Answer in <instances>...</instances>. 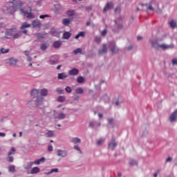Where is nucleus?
Listing matches in <instances>:
<instances>
[{
  "label": "nucleus",
  "mask_w": 177,
  "mask_h": 177,
  "mask_svg": "<svg viewBox=\"0 0 177 177\" xmlns=\"http://www.w3.org/2000/svg\"><path fill=\"white\" fill-rule=\"evenodd\" d=\"M22 3L20 0H12L3 7V12L6 15H13L16 10L21 8Z\"/></svg>",
  "instance_id": "f257e3e1"
},
{
  "label": "nucleus",
  "mask_w": 177,
  "mask_h": 177,
  "mask_svg": "<svg viewBox=\"0 0 177 177\" xmlns=\"http://www.w3.org/2000/svg\"><path fill=\"white\" fill-rule=\"evenodd\" d=\"M59 109L58 112L56 111H54V118L55 120H64L67 117V114L70 113L71 109L70 108L63 107V105L59 104L57 106Z\"/></svg>",
  "instance_id": "f03ea898"
},
{
  "label": "nucleus",
  "mask_w": 177,
  "mask_h": 177,
  "mask_svg": "<svg viewBox=\"0 0 177 177\" xmlns=\"http://www.w3.org/2000/svg\"><path fill=\"white\" fill-rule=\"evenodd\" d=\"M15 32H16V28H15L7 29L5 32L6 38L9 39L11 37H13Z\"/></svg>",
  "instance_id": "7ed1b4c3"
},
{
  "label": "nucleus",
  "mask_w": 177,
  "mask_h": 177,
  "mask_svg": "<svg viewBox=\"0 0 177 177\" xmlns=\"http://www.w3.org/2000/svg\"><path fill=\"white\" fill-rule=\"evenodd\" d=\"M66 17H68L71 20H74L75 16H77V12L74 10H68L66 12Z\"/></svg>",
  "instance_id": "20e7f679"
},
{
  "label": "nucleus",
  "mask_w": 177,
  "mask_h": 177,
  "mask_svg": "<svg viewBox=\"0 0 177 177\" xmlns=\"http://www.w3.org/2000/svg\"><path fill=\"white\" fill-rule=\"evenodd\" d=\"M21 15H23L25 17H27V19H34L35 16L32 13H31V11H25L23 9L20 10Z\"/></svg>",
  "instance_id": "39448f33"
},
{
  "label": "nucleus",
  "mask_w": 177,
  "mask_h": 177,
  "mask_svg": "<svg viewBox=\"0 0 177 177\" xmlns=\"http://www.w3.org/2000/svg\"><path fill=\"white\" fill-rule=\"evenodd\" d=\"M30 27H31V24H30L27 22H25L21 24V30H22V32L24 34H27V32H28L27 31V30H26V28H30Z\"/></svg>",
  "instance_id": "423d86ee"
},
{
  "label": "nucleus",
  "mask_w": 177,
  "mask_h": 177,
  "mask_svg": "<svg viewBox=\"0 0 177 177\" xmlns=\"http://www.w3.org/2000/svg\"><path fill=\"white\" fill-rule=\"evenodd\" d=\"M57 156L58 157H62V158H64L65 157H67V151L62 150V149H57Z\"/></svg>",
  "instance_id": "0eeeda50"
},
{
  "label": "nucleus",
  "mask_w": 177,
  "mask_h": 177,
  "mask_svg": "<svg viewBox=\"0 0 177 177\" xmlns=\"http://www.w3.org/2000/svg\"><path fill=\"white\" fill-rule=\"evenodd\" d=\"M81 138L78 137H73L70 140V142L72 143V145H81Z\"/></svg>",
  "instance_id": "6e6552de"
},
{
  "label": "nucleus",
  "mask_w": 177,
  "mask_h": 177,
  "mask_svg": "<svg viewBox=\"0 0 177 177\" xmlns=\"http://www.w3.org/2000/svg\"><path fill=\"white\" fill-rule=\"evenodd\" d=\"M158 48H160V49H162V50H166V49H174V44L167 45V44H160L158 45Z\"/></svg>",
  "instance_id": "1a4fd4ad"
},
{
  "label": "nucleus",
  "mask_w": 177,
  "mask_h": 177,
  "mask_svg": "<svg viewBox=\"0 0 177 177\" xmlns=\"http://www.w3.org/2000/svg\"><path fill=\"white\" fill-rule=\"evenodd\" d=\"M176 119H177V109L175 110L170 115L169 117V120L170 122H176Z\"/></svg>",
  "instance_id": "9d476101"
},
{
  "label": "nucleus",
  "mask_w": 177,
  "mask_h": 177,
  "mask_svg": "<svg viewBox=\"0 0 177 177\" xmlns=\"http://www.w3.org/2000/svg\"><path fill=\"white\" fill-rule=\"evenodd\" d=\"M110 46H112L111 48V51L112 53H118V52L120 50V49H118V47L115 46V43L114 42L110 43Z\"/></svg>",
  "instance_id": "9b49d317"
},
{
  "label": "nucleus",
  "mask_w": 177,
  "mask_h": 177,
  "mask_svg": "<svg viewBox=\"0 0 177 177\" xmlns=\"http://www.w3.org/2000/svg\"><path fill=\"white\" fill-rule=\"evenodd\" d=\"M35 104L37 107H41V106H44V97H38L36 100Z\"/></svg>",
  "instance_id": "f8f14e48"
},
{
  "label": "nucleus",
  "mask_w": 177,
  "mask_h": 177,
  "mask_svg": "<svg viewBox=\"0 0 177 177\" xmlns=\"http://www.w3.org/2000/svg\"><path fill=\"white\" fill-rule=\"evenodd\" d=\"M45 161H46V159L45 158V157H42L40 159L35 160L32 162H33V165H39L41 164H44V162H45Z\"/></svg>",
  "instance_id": "ddd939ff"
},
{
  "label": "nucleus",
  "mask_w": 177,
  "mask_h": 177,
  "mask_svg": "<svg viewBox=\"0 0 177 177\" xmlns=\"http://www.w3.org/2000/svg\"><path fill=\"white\" fill-rule=\"evenodd\" d=\"M32 26L33 28H41V21L39 19H36L32 21Z\"/></svg>",
  "instance_id": "4468645a"
},
{
  "label": "nucleus",
  "mask_w": 177,
  "mask_h": 177,
  "mask_svg": "<svg viewBox=\"0 0 177 177\" xmlns=\"http://www.w3.org/2000/svg\"><path fill=\"white\" fill-rule=\"evenodd\" d=\"M39 95V90L37 88L32 89L30 92V96L33 97V99L37 97Z\"/></svg>",
  "instance_id": "2eb2a0df"
},
{
  "label": "nucleus",
  "mask_w": 177,
  "mask_h": 177,
  "mask_svg": "<svg viewBox=\"0 0 177 177\" xmlns=\"http://www.w3.org/2000/svg\"><path fill=\"white\" fill-rule=\"evenodd\" d=\"M41 172V169L38 167H35L32 168L30 171V175H36V174H39Z\"/></svg>",
  "instance_id": "dca6fc26"
},
{
  "label": "nucleus",
  "mask_w": 177,
  "mask_h": 177,
  "mask_svg": "<svg viewBox=\"0 0 177 177\" xmlns=\"http://www.w3.org/2000/svg\"><path fill=\"white\" fill-rule=\"evenodd\" d=\"M78 73H80V71L75 68L71 69L68 72L69 75H77Z\"/></svg>",
  "instance_id": "f3484780"
},
{
  "label": "nucleus",
  "mask_w": 177,
  "mask_h": 177,
  "mask_svg": "<svg viewBox=\"0 0 177 177\" xmlns=\"http://www.w3.org/2000/svg\"><path fill=\"white\" fill-rule=\"evenodd\" d=\"M117 147V142H115V139L113 138L111 143L109 144V147L111 149V150H114Z\"/></svg>",
  "instance_id": "a211bd4d"
},
{
  "label": "nucleus",
  "mask_w": 177,
  "mask_h": 177,
  "mask_svg": "<svg viewBox=\"0 0 177 177\" xmlns=\"http://www.w3.org/2000/svg\"><path fill=\"white\" fill-rule=\"evenodd\" d=\"M114 4H113V3H107L106 6L104 8L103 12H107V10H109V9H111L112 8H113Z\"/></svg>",
  "instance_id": "6ab92c4d"
},
{
  "label": "nucleus",
  "mask_w": 177,
  "mask_h": 177,
  "mask_svg": "<svg viewBox=\"0 0 177 177\" xmlns=\"http://www.w3.org/2000/svg\"><path fill=\"white\" fill-rule=\"evenodd\" d=\"M68 77L66 73H58V80H66Z\"/></svg>",
  "instance_id": "aec40b11"
},
{
  "label": "nucleus",
  "mask_w": 177,
  "mask_h": 177,
  "mask_svg": "<svg viewBox=\"0 0 177 177\" xmlns=\"http://www.w3.org/2000/svg\"><path fill=\"white\" fill-rule=\"evenodd\" d=\"M99 55H103V53H107V45L103 44L102 49L98 52Z\"/></svg>",
  "instance_id": "412c9836"
},
{
  "label": "nucleus",
  "mask_w": 177,
  "mask_h": 177,
  "mask_svg": "<svg viewBox=\"0 0 177 177\" xmlns=\"http://www.w3.org/2000/svg\"><path fill=\"white\" fill-rule=\"evenodd\" d=\"M63 42L62 41H55L53 43V46L54 48H55V49H59V48H60V46H62Z\"/></svg>",
  "instance_id": "4be33fe9"
},
{
  "label": "nucleus",
  "mask_w": 177,
  "mask_h": 177,
  "mask_svg": "<svg viewBox=\"0 0 177 177\" xmlns=\"http://www.w3.org/2000/svg\"><path fill=\"white\" fill-rule=\"evenodd\" d=\"M71 21H73V19H70V18L63 19L62 24H64V26H68V24H70V23H71Z\"/></svg>",
  "instance_id": "5701e85b"
},
{
  "label": "nucleus",
  "mask_w": 177,
  "mask_h": 177,
  "mask_svg": "<svg viewBox=\"0 0 177 177\" xmlns=\"http://www.w3.org/2000/svg\"><path fill=\"white\" fill-rule=\"evenodd\" d=\"M9 62L11 66H16V64H17L18 60L16 58H10Z\"/></svg>",
  "instance_id": "b1692460"
},
{
  "label": "nucleus",
  "mask_w": 177,
  "mask_h": 177,
  "mask_svg": "<svg viewBox=\"0 0 177 177\" xmlns=\"http://www.w3.org/2000/svg\"><path fill=\"white\" fill-rule=\"evenodd\" d=\"M20 37H21V31L17 32V30L16 29V32L14 33V36L12 38H14L15 39H17V38H20Z\"/></svg>",
  "instance_id": "393cba45"
},
{
  "label": "nucleus",
  "mask_w": 177,
  "mask_h": 177,
  "mask_svg": "<svg viewBox=\"0 0 177 177\" xmlns=\"http://www.w3.org/2000/svg\"><path fill=\"white\" fill-rule=\"evenodd\" d=\"M48 89L43 88L40 91V95L41 96H44V97L48 96Z\"/></svg>",
  "instance_id": "a878e982"
},
{
  "label": "nucleus",
  "mask_w": 177,
  "mask_h": 177,
  "mask_svg": "<svg viewBox=\"0 0 177 177\" xmlns=\"http://www.w3.org/2000/svg\"><path fill=\"white\" fill-rule=\"evenodd\" d=\"M85 37V32H80L75 37V39H78L79 38H84Z\"/></svg>",
  "instance_id": "bb28decb"
},
{
  "label": "nucleus",
  "mask_w": 177,
  "mask_h": 177,
  "mask_svg": "<svg viewBox=\"0 0 177 177\" xmlns=\"http://www.w3.org/2000/svg\"><path fill=\"white\" fill-rule=\"evenodd\" d=\"M57 172H59V169L57 168H55V169H52L49 172L45 173L46 175H50L52 174H57Z\"/></svg>",
  "instance_id": "cd10ccee"
},
{
  "label": "nucleus",
  "mask_w": 177,
  "mask_h": 177,
  "mask_svg": "<svg viewBox=\"0 0 177 177\" xmlns=\"http://www.w3.org/2000/svg\"><path fill=\"white\" fill-rule=\"evenodd\" d=\"M70 37H71V33H70L69 32H65L63 35L64 39H69Z\"/></svg>",
  "instance_id": "c85d7f7f"
},
{
  "label": "nucleus",
  "mask_w": 177,
  "mask_h": 177,
  "mask_svg": "<svg viewBox=\"0 0 177 177\" xmlns=\"http://www.w3.org/2000/svg\"><path fill=\"white\" fill-rule=\"evenodd\" d=\"M62 9V6L59 3H55L54 4V10L55 12H58V10H60Z\"/></svg>",
  "instance_id": "c756f323"
},
{
  "label": "nucleus",
  "mask_w": 177,
  "mask_h": 177,
  "mask_svg": "<svg viewBox=\"0 0 177 177\" xmlns=\"http://www.w3.org/2000/svg\"><path fill=\"white\" fill-rule=\"evenodd\" d=\"M77 82H78V84H83V82H85V77L82 76H79L77 78Z\"/></svg>",
  "instance_id": "7c9ffc66"
},
{
  "label": "nucleus",
  "mask_w": 177,
  "mask_h": 177,
  "mask_svg": "<svg viewBox=\"0 0 177 177\" xmlns=\"http://www.w3.org/2000/svg\"><path fill=\"white\" fill-rule=\"evenodd\" d=\"M32 165H34L33 162H29L26 165H24V169H30Z\"/></svg>",
  "instance_id": "2f4dec72"
},
{
  "label": "nucleus",
  "mask_w": 177,
  "mask_h": 177,
  "mask_svg": "<svg viewBox=\"0 0 177 177\" xmlns=\"http://www.w3.org/2000/svg\"><path fill=\"white\" fill-rule=\"evenodd\" d=\"M84 93V90L82 88H77L75 89V93H77V95H82V93Z\"/></svg>",
  "instance_id": "473e14b6"
},
{
  "label": "nucleus",
  "mask_w": 177,
  "mask_h": 177,
  "mask_svg": "<svg viewBox=\"0 0 177 177\" xmlns=\"http://www.w3.org/2000/svg\"><path fill=\"white\" fill-rule=\"evenodd\" d=\"M73 149H74V150H76L77 151H78V153H79L80 154H82V150L81 149V148L80 147V146H78V145H74V146H73Z\"/></svg>",
  "instance_id": "72a5a7b5"
},
{
  "label": "nucleus",
  "mask_w": 177,
  "mask_h": 177,
  "mask_svg": "<svg viewBox=\"0 0 177 177\" xmlns=\"http://www.w3.org/2000/svg\"><path fill=\"white\" fill-rule=\"evenodd\" d=\"M169 24L171 28H175V27H176V21H175L174 19H171Z\"/></svg>",
  "instance_id": "f704fd0d"
},
{
  "label": "nucleus",
  "mask_w": 177,
  "mask_h": 177,
  "mask_svg": "<svg viewBox=\"0 0 177 177\" xmlns=\"http://www.w3.org/2000/svg\"><path fill=\"white\" fill-rule=\"evenodd\" d=\"M47 138H52V136H53L55 135V132L53 131H48L46 133Z\"/></svg>",
  "instance_id": "c9c22d12"
},
{
  "label": "nucleus",
  "mask_w": 177,
  "mask_h": 177,
  "mask_svg": "<svg viewBox=\"0 0 177 177\" xmlns=\"http://www.w3.org/2000/svg\"><path fill=\"white\" fill-rule=\"evenodd\" d=\"M41 50H46L48 49V44H41L40 46Z\"/></svg>",
  "instance_id": "e433bc0d"
},
{
  "label": "nucleus",
  "mask_w": 177,
  "mask_h": 177,
  "mask_svg": "<svg viewBox=\"0 0 177 177\" xmlns=\"http://www.w3.org/2000/svg\"><path fill=\"white\" fill-rule=\"evenodd\" d=\"M32 104H34V100H29L26 102V106H28V107H31Z\"/></svg>",
  "instance_id": "4c0bfd02"
},
{
  "label": "nucleus",
  "mask_w": 177,
  "mask_h": 177,
  "mask_svg": "<svg viewBox=\"0 0 177 177\" xmlns=\"http://www.w3.org/2000/svg\"><path fill=\"white\" fill-rule=\"evenodd\" d=\"M64 100H66V97L64 95L63 96H59L57 98V101L60 102L61 103H63V102H64Z\"/></svg>",
  "instance_id": "58836bf2"
},
{
  "label": "nucleus",
  "mask_w": 177,
  "mask_h": 177,
  "mask_svg": "<svg viewBox=\"0 0 177 177\" xmlns=\"http://www.w3.org/2000/svg\"><path fill=\"white\" fill-rule=\"evenodd\" d=\"M129 165L131 167H133L135 165H138V162H136V160H131L130 162H129Z\"/></svg>",
  "instance_id": "ea45409f"
},
{
  "label": "nucleus",
  "mask_w": 177,
  "mask_h": 177,
  "mask_svg": "<svg viewBox=\"0 0 177 177\" xmlns=\"http://www.w3.org/2000/svg\"><path fill=\"white\" fill-rule=\"evenodd\" d=\"M15 153H16V149L12 147L11 150L8 152V156H12V154H15Z\"/></svg>",
  "instance_id": "a19ab883"
},
{
  "label": "nucleus",
  "mask_w": 177,
  "mask_h": 177,
  "mask_svg": "<svg viewBox=\"0 0 177 177\" xmlns=\"http://www.w3.org/2000/svg\"><path fill=\"white\" fill-rule=\"evenodd\" d=\"M82 50L81 48H77L73 50V53L75 55H78V53H82Z\"/></svg>",
  "instance_id": "79ce46f5"
},
{
  "label": "nucleus",
  "mask_w": 177,
  "mask_h": 177,
  "mask_svg": "<svg viewBox=\"0 0 177 177\" xmlns=\"http://www.w3.org/2000/svg\"><path fill=\"white\" fill-rule=\"evenodd\" d=\"M8 171H9L10 172H15V171H16V169H15V166L10 165V166H9V167H8Z\"/></svg>",
  "instance_id": "37998d69"
},
{
  "label": "nucleus",
  "mask_w": 177,
  "mask_h": 177,
  "mask_svg": "<svg viewBox=\"0 0 177 177\" xmlns=\"http://www.w3.org/2000/svg\"><path fill=\"white\" fill-rule=\"evenodd\" d=\"M1 53H9V48L5 49L3 48L0 50Z\"/></svg>",
  "instance_id": "c03bdc74"
},
{
  "label": "nucleus",
  "mask_w": 177,
  "mask_h": 177,
  "mask_svg": "<svg viewBox=\"0 0 177 177\" xmlns=\"http://www.w3.org/2000/svg\"><path fill=\"white\" fill-rule=\"evenodd\" d=\"M7 160L9 162H13V156H12V155H8V156L7 158Z\"/></svg>",
  "instance_id": "a18cd8bd"
},
{
  "label": "nucleus",
  "mask_w": 177,
  "mask_h": 177,
  "mask_svg": "<svg viewBox=\"0 0 177 177\" xmlns=\"http://www.w3.org/2000/svg\"><path fill=\"white\" fill-rule=\"evenodd\" d=\"M57 92H58L59 95H63L64 93V90L62 89L61 88H57Z\"/></svg>",
  "instance_id": "49530a36"
},
{
  "label": "nucleus",
  "mask_w": 177,
  "mask_h": 177,
  "mask_svg": "<svg viewBox=\"0 0 177 177\" xmlns=\"http://www.w3.org/2000/svg\"><path fill=\"white\" fill-rule=\"evenodd\" d=\"M102 37H106L107 35V29H104L101 32Z\"/></svg>",
  "instance_id": "de8ad7c7"
},
{
  "label": "nucleus",
  "mask_w": 177,
  "mask_h": 177,
  "mask_svg": "<svg viewBox=\"0 0 177 177\" xmlns=\"http://www.w3.org/2000/svg\"><path fill=\"white\" fill-rule=\"evenodd\" d=\"M95 41L97 44H100V42H102V37H96Z\"/></svg>",
  "instance_id": "09e8293b"
},
{
  "label": "nucleus",
  "mask_w": 177,
  "mask_h": 177,
  "mask_svg": "<svg viewBox=\"0 0 177 177\" xmlns=\"http://www.w3.org/2000/svg\"><path fill=\"white\" fill-rule=\"evenodd\" d=\"M66 92H67V93H71L72 90H71V87L70 86H66L65 88Z\"/></svg>",
  "instance_id": "8fccbe9b"
},
{
  "label": "nucleus",
  "mask_w": 177,
  "mask_h": 177,
  "mask_svg": "<svg viewBox=\"0 0 177 177\" xmlns=\"http://www.w3.org/2000/svg\"><path fill=\"white\" fill-rule=\"evenodd\" d=\"M39 114H40L41 117H44V115H45V111L44 109H40L39 111Z\"/></svg>",
  "instance_id": "3c124183"
},
{
  "label": "nucleus",
  "mask_w": 177,
  "mask_h": 177,
  "mask_svg": "<svg viewBox=\"0 0 177 177\" xmlns=\"http://www.w3.org/2000/svg\"><path fill=\"white\" fill-rule=\"evenodd\" d=\"M56 59H52V58H50V60H49V63L50 64H56Z\"/></svg>",
  "instance_id": "603ef678"
},
{
  "label": "nucleus",
  "mask_w": 177,
  "mask_h": 177,
  "mask_svg": "<svg viewBox=\"0 0 177 177\" xmlns=\"http://www.w3.org/2000/svg\"><path fill=\"white\" fill-rule=\"evenodd\" d=\"M171 63L173 66H177V59H173Z\"/></svg>",
  "instance_id": "864d4df0"
},
{
  "label": "nucleus",
  "mask_w": 177,
  "mask_h": 177,
  "mask_svg": "<svg viewBox=\"0 0 177 177\" xmlns=\"http://www.w3.org/2000/svg\"><path fill=\"white\" fill-rule=\"evenodd\" d=\"M103 142H104V140H99L97 142V146H100V145H102L103 143Z\"/></svg>",
  "instance_id": "5fc2aeb1"
},
{
  "label": "nucleus",
  "mask_w": 177,
  "mask_h": 177,
  "mask_svg": "<svg viewBox=\"0 0 177 177\" xmlns=\"http://www.w3.org/2000/svg\"><path fill=\"white\" fill-rule=\"evenodd\" d=\"M49 15H40L39 19H46V17H49Z\"/></svg>",
  "instance_id": "6e6d98bb"
},
{
  "label": "nucleus",
  "mask_w": 177,
  "mask_h": 177,
  "mask_svg": "<svg viewBox=\"0 0 177 177\" xmlns=\"http://www.w3.org/2000/svg\"><path fill=\"white\" fill-rule=\"evenodd\" d=\"M151 44L153 45V48H157V46H156V45H158V43L156 41H152Z\"/></svg>",
  "instance_id": "4d7b16f0"
},
{
  "label": "nucleus",
  "mask_w": 177,
  "mask_h": 177,
  "mask_svg": "<svg viewBox=\"0 0 177 177\" xmlns=\"http://www.w3.org/2000/svg\"><path fill=\"white\" fill-rule=\"evenodd\" d=\"M115 13H120V12H121V8L117 7V8L115 9Z\"/></svg>",
  "instance_id": "13d9d810"
},
{
  "label": "nucleus",
  "mask_w": 177,
  "mask_h": 177,
  "mask_svg": "<svg viewBox=\"0 0 177 177\" xmlns=\"http://www.w3.org/2000/svg\"><path fill=\"white\" fill-rule=\"evenodd\" d=\"M108 122H109V124H110V125H111V124H113V122H114V119H113V118L109 119Z\"/></svg>",
  "instance_id": "bf43d9fd"
},
{
  "label": "nucleus",
  "mask_w": 177,
  "mask_h": 177,
  "mask_svg": "<svg viewBox=\"0 0 177 177\" xmlns=\"http://www.w3.org/2000/svg\"><path fill=\"white\" fill-rule=\"evenodd\" d=\"M48 151H53V146L49 145L48 148Z\"/></svg>",
  "instance_id": "052dcab7"
},
{
  "label": "nucleus",
  "mask_w": 177,
  "mask_h": 177,
  "mask_svg": "<svg viewBox=\"0 0 177 177\" xmlns=\"http://www.w3.org/2000/svg\"><path fill=\"white\" fill-rule=\"evenodd\" d=\"M160 169L158 170L157 172L153 174V177H157V176H158V174H160Z\"/></svg>",
  "instance_id": "680f3d73"
},
{
  "label": "nucleus",
  "mask_w": 177,
  "mask_h": 177,
  "mask_svg": "<svg viewBox=\"0 0 177 177\" xmlns=\"http://www.w3.org/2000/svg\"><path fill=\"white\" fill-rule=\"evenodd\" d=\"M170 161H172V158L171 157L167 158L166 160V162H170Z\"/></svg>",
  "instance_id": "e2e57ef3"
},
{
  "label": "nucleus",
  "mask_w": 177,
  "mask_h": 177,
  "mask_svg": "<svg viewBox=\"0 0 177 177\" xmlns=\"http://www.w3.org/2000/svg\"><path fill=\"white\" fill-rule=\"evenodd\" d=\"M0 136H1L2 138H5L6 136V133L0 132Z\"/></svg>",
  "instance_id": "0e129e2a"
},
{
  "label": "nucleus",
  "mask_w": 177,
  "mask_h": 177,
  "mask_svg": "<svg viewBox=\"0 0 177 177\" xmlns=\"http://www.w3.org/2000/svg\"><path fill=\"white\" fill-rule=\"evenodd\" d=\"M147 9L148 10H154V8H153V6H148Z\"/></svg>",
  "instance_id": "69168bd1"
},
{
  "label": "nucleus",
  "mask_w": 177,
  "mask_h": 177,
  "mask_svg": "<svg viewBox=\"0 0 177 177\" xmlns=\"http://www.w3.org/2000/svg\"><path fill=\"white\" fill-rule=\"evenodd\" d=\"M27 60L28 62H31V60H32V58L30 56H28Z\"/></svg>",
  "instance_id": "338daca9"
},
{
  "label": "nucleus",
  "mask_w": 177,
  "mask_h": 177,
  "mask_svg": "<svg viewBox=\"0 0 177 177\" xmlns=\"http://www.w3.org/2000/svg\"><path fill=\"white\" fill-rule=\"evenodd\" d=\"M118 28L119 30H121V28H122V24L118 25Z\"/></svg>",
  "instance_id": "774afa93"
}]
</instances>
